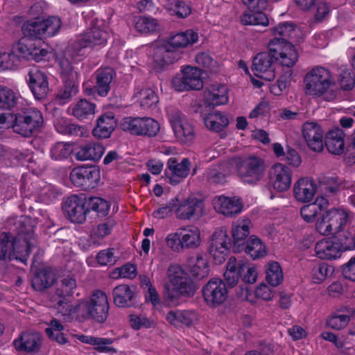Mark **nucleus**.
<instances>
[{"instance_id":"1","label":"nucleus","mask_w":355,"mask_h":355,"mask_svg":"<svg viewBox=\"0 0 355 355\" xmlns=\"http://www.w3.org/2000/svg\"><path fill=\"white\" fill-rule=\"evenodd\" d=\"M58 311L63 315L78 313L80 311L85 319H93L103 323L108 317L109 304L106 294L99 290L95 291L89 300L75 306L69 304L64 300L59 301Z\"/></svg>"},{"instance_id":"2","label":"nucleus","mask_w":355,"mask_h":355,"mask_svg":"<svg viewBox=\"0 0 355 355\" xmlns=\"http://www.w3.org/2000/svg\"><path fill=\"white\" fill-rule=\"evenodd\" d=\"M167 276L173 288H166L164 301L168 305L177 306L181 297H191L194 295L197 286L190 275L178 264L169 266Z\"/></svg>"},{"instance_id":"3","label":"nucleus","mask_w":355,"mask_h":355,"mask_svg":"<svg viewBox=\"0 0 355 355\" xmlns=\"http://www.w3.org/2000/svg\"><path fill=\"white\" fill-rule=\"evenodd\" d=\"M306 93L314 96H323L327 101H333L340 96L330 71L322 67H315L306 73L304 79Z\"/></svg>"},{"instance_id":"4","label":"nucleus","mask_w":355,"mask_h":355,"mask_svg":"<svg viewBox=\"0 0 355 355\" xmlns=\"http://www.w3.org/2000/svg\"><path fill=\"white\" fill-rule=\"evenodd\" d=\"M13 131L24 137L33 135L42 127L44 119L40 110L34 107L25 108L10 116Z\"/></svg>"},{"instance_id":"5","label":"nucleus","mask_w":355,"mask_h":355,"mask_svg":"<svg viewBox=\"0 0 355 355\" xmlns=\"http://www.w3.org/2000/svg\"><path fill=\"white\" fill-rule=\"evenodd\" d=\"M165 241L167 246L176 252H183L185 249H195L200 245V231L192 225L180 227L168 234Z\"/></svg>"},{"instance_id":"6","label":"nucleus","mask_w":355,"mask_h":355,"mask_svg":"<svg viewBox=\"0 0 355 355\" xmlns=\"http://www.w3.org/2000/svg\"><path fill=\"white\" fill-rule=\"evenodd\" d=\"M59 65L61 69L60 73L63 85L58 91L56 100L59 105H64L70 101L78 92V86L76 83L78 73L65 57L60 59Z\"/></svg>"},{"instance_id":"7","label":"nucleus","mask_w":355,"mask_h":355,"mask_svg":"<svg viewBox=\"0 0 355 355\" xmlns=\"http://www.w3.org/2000/svg\"><path fill=\"white\" fill-rule=\"evenodd\" d=\"M10 232L21 244L28 245V251L36 245L34 234V221L28 216L11 217L7 223Z\"/></svg>"},{"instance_id":"8","label":"nucleus","mask_w":355,"mask_h":355,"mask_svg":"<svg viewBox=\"0 0 355 355\" xmlns=\"http://www.w3.org/2000/svg\"><path fill=\"white\" fill-rule=\"evenodd\" d=\"M31 252L28 245L21 244L11 233L2 232L0 234V260L26 261Z\"/></svg>"},{"instance_id":"9","label":"nucleus","mask_w":355,"mask_h":355,"mask_svg":"<svg viewBox=\"0 0 355 355\" xmlns=\"http://www.w3.org/2000/svg\"><path fill=\"white\" fill-rule=\"evenodd\" d=\"M121 128L130 135L147 137H155L159 132V123L151 117H126L121 123Z\"/></svg>"},{"instance_id":"10","label":"nucleus","mask_w":355,"mask_h":355,"mask_svg":"<svg viewBox=\"0 0 355 355\" xmlns=\"http://www.w3.org/2000/svg\"><path fill=\"white\" fill-rule=\"evenodd\" d=\"M237 173L241 180L248 184H256L264 176V161L256 156H250L236 164Z\"/></svg>"},{"instance_id":"11","label":"nucleus","mask_w":355,"mask_h":355,"mask_svg":"<svg viewBox=\"0 0 355 355\" xmlns=\"http://www.w3.org/2000/svg\"><path fill=\"white\" fill-rule=\"evenodd\" d=\"M172 85L178 92L200 90L203 87L202 71L196 67L187 65L182 68L180 75L173 78Z\"/></svg>"},{"instance_id":"12","label":"nucleus","mask_w":355,"mask_h":355,"mask_svg":"<svg viewBox=\"0 0 355 355\" xmlns=\"http://www.w3.org/2000/svg\"><path fill=\"white\" fill-rule=\"evenodd\" d=\"M277 60L275 53L269 49L268 51L257 53L252 60V70L254 74L267 81L273 80L275 78V61Z\"/></svg>"},{"instance_id":"13","label":"nucleus","mask_w":355,"mask_h":355,"mask_svg":"<svg viewBox=\"0 0 355 355\" xmlns=\"http://www.w3.org/2000/svg\"><path fill=\"white\" fill-rule=\"evenodd\" d=\"M100 178V170L95 166H78L70 173V180L73 185L83 190L96 187Z\"/></svg>"},{"instance_id":"14","label":"nucleus","mask_w":355,"mask_h":355,"mask_svg":"<svg viewBox=\"0 0 355 355\" xmlns=\"http://www.w3.org/2000/svg\"><path fill=\"white\" fill-rule=\"evenodd\" d=\"M230 245V239L226 230L219 229L213 233L209 241L208 250L216 263L221 264L225 261Z\"/></svg>"},{"instance_id":"15","label":"nucleus","mask_w":355,"mask_h":355,"mask_svg":"<svg viewBox=\"0 0 355 355\" xmlns=\"http://www.w3.org/2000/svg\"><path fill=\"white\" fill-rule=\"evenodd\" d=\"M41 44L42 42L40 40H33L23 37L18 42L13 44V49L23 58L40 62L48 54V51L42 48Z\"/></svg>"},{"instance_id":"16","label":"nucleus","mask_w":355,"mask_h":355,"mask_svg":"<svg viewBox=\"0 0 355 355\" xmlns=\"http://www.w3.org/2000/svg\"><path fill=\"white\" fill-rule=\"evenodd\" d=\"M202 296L209 306L216 307L223 304L227 298L225 282L220 279H211L202 288Z\"/></svg>"},{"instance_id":"17","label":"nucleus","mask_w":355,"mask_h":355,"mask_svg":"<svg viewBox=\"0 0 355 355\" xmlns=\"http://www.w3.org/2000/svg\"><path fill=\"white\" fill-rule=\"evenodd\" d=\"M63 209L71 222L83 223L88 213L87 198L83 195H72L64 201Z\"/></svg>"},{"instance_id":"18","label":"nucleus","mask_w":355,"mask_h":355,"mask_svg":"<svg viewBox=\"0 0 355 355\" xmlns=\"http://www.w3.org/2000/svg\"><path fill=\"white\" fill-rule=\"evenodd\" d=\"M268 49L271 52L275 53V57L278 58L277 61L286 67H293L298 59L294 46L291 43L280 42L278 38H274L270 42Z\"/></svg>"},{"instance_id":"19","label":"nucleus","mask_w":355,"mask_h":355,"mask_svg":"<svg viewBox=\"0 0 355 355\" xmlns=\"http://www.w3.org/2000/svg\"><path fill=\"white\" fill-rule=\"evenodd\" d=\"M169 120L175 137L180 143L189 145L194 141L196 133L193 125L180 113L171 114Z\"/></svg>"},{"instance_id":"20","label":"nucleus","mask_w":355,"mask_h":355,"mask_svg":"<svg viewBox=\"0 0 355 355\" xmlns=\"http://www.w3.org/2000/svg\"><path fill=\"white\" fill-rule=\"evenodd\" d=\"M28 87L35 98L42 100L46 97L49 91V81L46 73L37 69H32L28 73Z\"/></svg>"},{"instance_id":"21","label":"nucleus","mask_w":355,"mask_h":355,"mask_svg":"<svg viewBox=\"0 0 355 355\" xmlns=\"http://www.w3.org/2000/svg\"><path fill=\"white\" fill-rule=\"evenodd\" d=\"M204 203L196 197L183 200L176 209L177 218L180 220L198 218L203 214Z\"/></svg>"},{"instance_id":"22","label":"nucleus","mask_w":355,"mask_h":355,"mask_svg":"<svg viewBox=\"0 0 355 355\" xmlns=\"http://www.w3.org/2000/svg\"><path fill=\"white\" fill-rule=\"evenodd\" d=\"M269 176L270 182L276 191L282 192L290 188L292 172L288 166L283 164H274L270 169Z\"/></svg>"},{"instance_id":"23","label":"nucleus","mask_w":355,"mask_h":355,"mask_svg":"<svg viewBox=\"0 0 355 355\" xmlns=\"http://www.w3.org/2000/svg\"><path fill=\"white\" fill-rule=\"evenodd\" d=\"M190 166L191 162L188 158L182 159L181 162H178L175 157L168 159L165 173L170 184L176 185L186 178L189 173Z\"/></svg>"},{"instance_id":"24","label":"nucleus","mask_w":355,"mask_h":355,"mask_svg":"<svg viewBox=\"0 0 355 355\" xmlns=\"http://www.w3.org/2000/svg\"><path fill=\"white\" fill-rule=\"evenodd\" d=\"M302 134L309 148L314 152H321L324 148V132L315 122H306L302 127Z\"/></svg>"},{"instance_id":"25","label":"nucleus","mask_w":355,"mask_h":355,"mask_svg":"<svg viewBox=\"0 0 355 355\" xmlns=\"http://www.w3.org/2000/svg\"><path fill=\"white\" fill-rule=\"evenodd\" d=\"M42 336L38 332L26 331L13 341L16 350L26 353H36L42 345Z\"/></svg>"},{"instance_id":"26","label":"nucleus","mask_w":355,"mask_h":355,"mask_svg":"<svg viewBox=\"0 0 355 355\" xmlns=\"http://www.w3.org/2000/svg\"><path fill=\"white\" fill-rule=\"evenodd\" d=\"M77 290V282L75 277L72 275L64 276L58 280L56 282V287L55 295L52 296L51 300L55 302L54 306L58 310L59 301L64 300L69 304H71L67 300L66 297L73 295Z\"/></svg>"},{"instance_id":"27","label":"nucleus","mask_w":355,"mask_h":355,"mask_svg":"<svg viewBox=\"0 0 355 355\" xmlns=\"http://www.w3.org/2000/svg\"><path fill=\"white\" fill-rule=\"evenodd\" d=\"M252 226L249 218L238 219L233 223L232 234L233 237V250L235 252L243 251L246 243V238L250 234V227Z\"/></svg>"},{"instance_id":"28","label":"nucleus","mask_w":355,"mask_h":355,"mask_svg":"<svg viewBox=\"0 0 355 355\" xmlns=\"http://www.w3.org/2000/svg\"><path fill=\"white\" fill-rule=\"evenodd\" d=\"M183 54L184 51H180L166 42L155 49L153 58L159 65L171 64L180 60Z\"/></svg>"},{"instance_id":"29","label":"nucleus","mask_w":355,"mask_h":355,"mask_svg":"<svg viewBox=\"0 0 355 355\" xmlns=\"http://www.w3.org/2000/svg\"><path fill=\"white\" fill-rule=\"evenodd\" d=\"M104 152L105 148L101 143L89 141L80 146L74 156L78 161H98Z\"/></svg>"},{"instance_id":"30","label":"nucleus","mask_w":355,"mask_h":355,"mask_svg":"<svg viewBox=\"0 0 355 355\" xmlns=\"http://www.w3.org/2000/svg\"><path fill=\"white\" fill-rule=\"evenodd\" d=\"M114 76L115 71L110 67H101L96 71L94 89L99 96H106L108 94Z\"/></svg>"},{"instance_id":"31","label":"nucleus","mask_w":355,"mask_h":355,"mask_svg":"<svg viewBox=\"0 0 355 355\" xmlns=\"http://www.w3.org/2000/svg\"><path fill=\"white\" fill-rule=\"evenodd\" d=\"M116 125L114 114L108 112L101 116L96 121V125L93 129V135L98 139H107L110 137Z\"/></svg>"},{"instance_id":"32","label":"nucleus","mask_w":355,"mask_h":355,"mask_svg":"<svg viewBox=\"0 0 355 355\" xmlns=\"http://www.w3.org/2000/svg\"><path fill=\"white\" fill-rule=\"evenodd\" d=\"M133 97L144 110H154L157 107L159 98L155 92L150 87H137Z\"/></svg>"},{"instance_id":"33","label":"nucleus","mask_w":355,"mask_h":355,"mask_svg":"<svg viewBox=\"0 0 355 355\" xmlns=\"http://www.w3.org/2000/svg\"><path fill=\"white\" fill-rule=\"evenodd\" d=\"M215 208L226 216H233L241 212L243 204L239 198L220 196L215 201Z\"/></svg>"},{"instance_id":"34","label":"nucleus","mask_w":355,"mask_h":355,"mask_svg":"<svg viewBox=\"0 0 355 355\" xmlns=\"http://www.w3.org/2000/svg\"><path fill=\"white\" fill-rule=\"evenodd\" d=\"M196 318V313L192 310H171L166 315L167 322L177 327H189Z\"/></svg>"},{"instance_id":"35","label":"nucleus","mask_w":355,"mask_h":355,"mask_svg":"<svg viewBox=\"0 0 355 355\" xmlns=\"http://www.w3.org/2000/svg\"><path fill=\"white\" fill-rule=\"evenodd\" d=\"M108 34L99 27L92 26L79 40L81 48L104 45L107 42Z\"/></svg>"},{"instance_id":"36","label":"nucleus","mask_w":355,"mask_h":355,"mask_svg":"<svg viewBox=\"0 0 355 355\" xmlns=\"http://www.w3.org/2000/svg\"><path fill=\"white\" fill-rule=\"evenodd\" d=\"M114 304L120 308L130 307L135 304V293L127 284L116 286L112 291Z\"/></svg>"},{"instance_id":"37","label":"nucleus","mask_w":355,"mask_h":355,"mask_svg":"<svg viewBox=\"0 0 355 355\" xmlns=\"http://www.w3.org/2000/svg\"><path fill=\"white\" fill-rule=\"evenodd\" d=\"M316 192V187L313 180L302 178L294 185L293 193L295 198L302 202L312 200Z\"/></svg>"},{"instance_id":"38","label":"nucleus","mask_w":355,"mask_h":355,"mask_svg":"<svg viewBox=\"0 0 355 355\" xmlns=\"http://www.w3.org/2000/svg\"><path fill=\"white\" fill-rule=\"evenodd\" d=\"M329 206L328 200L324 197H318L314 202L304 205L300 210L302 218L307 223H312L315 217L324 211Z\"/></svg>"},{"instance_id":"39","label":"nucleus","mask_w":355,"mask_h":355,"mask_svg":"<svg viewBox=\"0 0 355 355\" xmlns=\"http://www.w3.org/2000/svg\"><path fill=\"white\" fill-rule=\"evenodd\" d=\"M198 40V33L191 29H189L171 35L166 42L180 51H183V49L193 45Z\"/></svg>"},{"instance_id":"40","label":"nucleus","mask_w":355,"mask_h":355,"mask_svg":"<svg viewBox=\"0 0 355 355\" xmlns=\"http://www.w3.org/2000/svg\"><path fill=\"white\" fill-rule=\"evenodd\" d=\"M245 268L246 264L242 261L238 263L235 257H230L226 265V270L224 272L225 284L230 287L236 286Z\"/></svg>"},{"instance_id":"41","label":"nucleus","mask_w":355,"mask_h":355,"mask_svg":"<svg viewBox=\"0 0 355 355\" xmlns=\"http://www.w3.org/2000/svg\"><path fill=\"white\" fill-rule=\"evenodd\" d=\"M345 133L339 128L329 131L325 138L327 150L334 155H341L345 150Z\"/></svg>"},{"instance_id":"42","label":"nucleus","mask_w":355,"mask_h":355,"mask_svg":"<svg viewBox=\"0 0 355 355\" xmlns=\"http://www.w3.org/2000/svg\"><path fill=\"white\" fill-rule=\"evenodd\" d=\"M316 255L321 259H336L340 255L339 244L332 240L322 239L315 245Z\"/></svg>"},{"instance_id":"43","label":"nucleus","mask_w":355,"mask_h":355,"mask_svg":"<svg viewBox=\"0 0 355 355\" xmlns=\"http://www.w3.org/2000/svg\"><path fill=\"white\" fill-rule=\"evenodd\" d=\"M227 88L224 85H212L205 92L206 103L209 106H217L227 103Z\"/></svg>"},{"instance_id":"44","label":"nucleus","mask_w":355,"mask_h":355,"mask_svg":"<svg viewBox=\"0 0 355 355\" xmlns=\"http://www.w3.org/2000/svg\"><path fill=\"white\" fill-rule=\"evenodd\" d=\"M206 127L214 132H219L223 130L229 124L226 115L218 111H214L208 114H201Z\"/></svg>"},{"instance_id":"45","label":"nucleus","mask_w":355,"mask_h":355,"mask_svg":"<svg viewBox=\"0 0 355 355\" xmlns=\"http://www.w3.org/2000/svg\"><path fill=\"white\" fill-rule=\"evenodd\" d=\"M78 339L83 343L94 346V349L98 352L103 353H115L116 350L110 345L113 343V339L107 338H98L92 336L80 335Z\"/></svg>"},{"instance_id":"46","label":"nucleus","mask_w":355,"mask_h":355,"mask_svg":"<svg viewBox=\"0 0 355 355\" xmlns=\"http://www.w3.org/2000/svg\"><path fill=\"white\" fill-rule=\"evenodd\" d=\"M230 172L229 164L223 162L217 166L209 168L205 173L207 181L211 184H223L225 182V177Z\"/></svg>"},{"instance_id":"47","label":"nucleus","mask_w":355,"mask_h":355,"mask_svg":"<svg viewBox=\"0 0 355 355\" xmlns=\"http://www.w3.org/2000/svg\"><path fill=\"white\" fill-rule=\"evenodd\" d=\"M41 21L40 18H36L25 22L21 28L24 37L33 40H41L45 37Z\"/></svg>"},{"instance_id":"48","label":"nucleus","mask_w":355,"mask_h":355,"mask_svg":"<svg viewBox=\"0 0 355 355\" xmlns=\"http://www.w3.org/2000/svg\"><path fill=\"white\" fill-rule=\"evenodd\" d=\"M243 250L252 259L261 258L266 254V246L261 240L254 235H252L247 240Z\"/></svg>"},{"instance_id":"49","label":"nucleus","mask_w":355,"mask_h":355,"mask_svg":"<svg viewBox=\"0 0 355 355\" xmlns=\"http://www.w3.org/2000/svg\"><path fill=\"white\" fill-rule=\"evenodd\" d=\"M352 312L351 309L347 306L342 307L329 318L327 320V325L336 330L345 328L349 322V315Z\"/></svg>"},{"instance_id":"50","label":"nucleus","mask_w":355,"mask_h":355,"mask_svg":"<svg viewBox=\"0 0 355 355\" xmlns=\"http://www.w3.org/2000/svg\"><path fill=\"white\" fill-rule=\"evenodd\" d=\"M250 12L244 13L241 17V22L244 25H261L266 26L269 24V20L265 13L263 12L264 9H259V7L255 8H249Z\"/></svg>"},{"instance_id":"51","label":"nucleus","mask_w":355,"mask_h":355,"mask_svg":"<svg viewBox=\"0 0 355 355\" xmlns=\"http://www.w3.org/2000/svg\"><path fill=\"white\" fill-rule=\"evenodd\" d=\"M70 108L73 116L79 120H83L94 114L96 105L86 99H80Z\"/></svg>"},{"instance_id":"52","label":"nucleus","mask_w":355,"mask_h":355,"mask_svg":"<svg viewBox=\"0 0 355 355\" xmlns=\"http://www.w3.org/2000/svg\"><path fill=\"white\" fill-rule=\"evenodd\" d=\"M54 275L46 270L37 271L31 281L32 287L37 291H42L50 287L54 282Z\"/></svg>"},{"instance_id":"53","label":"nucleus","mask_w":355,"mask_h":355,"mask_svg":"<svg viewBox=\"0 0 355 355\" xmlns=\"http://www.w3.org/2000/svg\"><path fill=\"white\" fill-rule=\"evenodd\" d=\"M327 219L333 227L334 233L340 230L348 222V214L346 211L340 209H331L327 211Z\"/></svg>"},{"instance_id":"54","label":"nucleus","mask_w":355,"mask_h":355,"mask_svg":"<svg viewBox=\"0 0 355 355\" xmlns=\"http://www.w3.org/2000/svg\"><path fill=\"white\" fill-rule=\"evenodd\" d=\"M266 279L272 286H277L284 279V273L280 264L277 261L268 263L266 270Z\"/></svg>"},{"instance_id":"55","label":"nucleus","mask_w":355,"mask_h":355,"mask_svg":"<svg viewBox=\"0 0 355 355\" xmlns=\"http://www.w3.org/2000/svg\"><path fill=\"white\" fill-rule=\"evenodd\" d=\"M336 237L338 241L340 250L345 251L355 248V230L349 228L347 230L342 229L336 232Z\"/></svg>"},{"instance_id":"56","label":"nucleus","mask_w":355,"mask_h":355,"mask_svg":"<svg viewBox=\"0 0 355 355\" xmlns=\"http://www.w3.org/2000/svg\"><path fill=\"white\" fill-rule=\"evenodd\" d=\"M73 153L71 144L59 141L54 144L50 149V156L55 161H62L68 159Z\"/></svg>"},{"instance_id":"57","label":"nucleus","mask_w":355,"mask_h":355,"mask_svg":"<svg viewBox=\"0 0 355 355\" xmlns=\"http://www.w3.org/2000/svg\"><path fill=\"white\" fill-rule=\"evenodd\" d=\"M135 28L140 33H153L157 30L158 22L157 19L146 17H135Z\"/></svg>"},{"instance_id":"58","label":"nucleus","mask_w":355,"mask_h":355,"mask_svg":"<svg viewBox=\"0 0 355 355\" xmlns=\"http://www.w3.org/2000/svg\"><path fill=\"white\" fill-rule=\"evenodd\" d=\"M20 55L17 52H15L13 47L10 53H0V69L12 70L16 69L20 64Z\"/></svg>"},{"instance_id":"59","label":"nucleus","mask_w":355,"mask_h":355,"mask_svg":"<svg viewBox=\"0 0 355 355\" xmlns=\"http://www.w3.org/2000/svg\"><path fill=\"white\" fill-rule=\"evenodd\" d=\"M87 207L88 213L92 210L101 216H106L110 209L108 202L98 197H90L87 198Z\"/></svg>"},{"instance_id":"60","label":"nucleus","mask_w":355,"mask_h":355,"mask_svg":"<svg viewBox=\"0 0 355 355\" xmlns=\"http://www.w3.org/2000/svg\"><path fill=\"white\" fill-rule=\"evenodd\" d=\"M209 271L207 260L202 254H198L195 263L191 266L190 272L193 277L201 279L208 276Z\"/></svg>"},{"instance_id":"61","label":"nucleus","mask_w":355,"mask_h":355,"mask_svg":"<svg viewBox=\"0 0 355 355\" xmlns=\"http://www.w3.org/2000/svg\"><path fill=\"white\" fill-rule=\"evenodd\" d=\"M275 38L280 40V42L285 43H291V40L295 34V29L292 24L288 22L279 24L274 29Z\"/></svg>"},{"instance_id":"62","label":"nucleus","mask_w":355,"mask_h":355,"mask_svg":"<svg viewBox=\"0 0 355 355\" xmlns=\"http://www.w3.org/2000/svg\"><path fill=\"white\" fill-rule=\"evenodd\" d=\"M322 183L324 185V189L331 193H336L349 187V182L338 177H326Z\"/></svg>"},{"instance_id":"63","label":"nucleus","mask_w":355,"mask_h":355,"mask_svg":"<svg viewBox=\"0 0 355 355\" xmlns=\"http://www.w3.org/2000/svg\"><path fill=\"white\" fill-rule=\"evenodd\" d=\"M15 92L8 87L0 85V109L9 110L17 103Z\"/></svg>"},{"instance_id":"64","label":"nucleus","mask_w":355,"mask_h":355,"mask_svg":"<svg viewBox=\"0 0 355 355\" xmlns=\"http://www.w3.org/2000/svg\"><path fill=\"white\" fill-rule=\"evenodd\" d=\"M45 37H52L58 33L62 25L61 20L55 16L42 19Z\"/></svg>"}]
</instances>
